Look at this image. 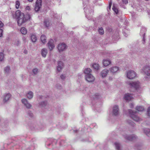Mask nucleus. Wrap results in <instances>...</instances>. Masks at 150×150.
Returning <instances> with one entry per match:
<instances>
[{"mask_svg": "<svg viewBox=\"0 0 150 150\" xmlns=\"http://www.w3.org/2000/svg\"><path fill=\"white\" fill-rule=\"evenodd\" d=\"M60 77L62 79H64L65 78V77L63 75H62L60 76Z\"/></svg>", "mask_w": 150, "mask_h": 150, "instance_id": "obj_42", "label": "nucleus"}, {"mask_svg": "<svg viewBox=\"0 0 150 150\" xmlns=\"http://www.w3.org/2000/svg\"><path fill=\"white\" fill-rule=\"evenodd\" d=\"M40 39L42 42L43 43H45L46 41V37L44 35H42L40 37Z\"/></svg>", "mask_w": 150, "mask_h": 150, "instance_id": "obj_18", "label": "nucleus"}, {"mask_svg": "<svg viewBox=\"0 0 150 150\" xmlns=\"http://www.w3.org/2000/svg\"><path fill=\"white\" fill-rule=\"evenodd\" d=\"M86 80L89 82L94 81L95 80V77L91 74H88L85 76Z\"/></svg>", "mask_w": 150, "mask_h": 150, "instance_id": "obj_6", "label": "nucleus"}, {"mask_svg": "<svg viewBox=\"0 0 150 150\" xmlns=\"http://www.w3.org/2000/svg\"><path fill=\"white\" fill-rule=\"evenodd\" d=\"M124 98L126 101H129L132 100L133 98V97L131 94L127 93L125 95Z\"/></svg>", "mask_w": 150, "mask_h": 150, "instance_id": "obj_9", "label": "nucleus"}, {"mask_svg": "<svg viewBox=\"0 0 150 150\" xmlns=\"http://www.w3.org/2000/svg\"><path fill=\"white\" fill-rule=\"evenodd\" d=\"M29 2H32L33 0H27Z\"/></svg>", "mask_w": 150, "mask_h": 150, "instance_id": "obj_47", "label": "nucleus"}, {"mask_svg": "<svg viewBox=\"0 0 150 150\" xmlns=\"http://www.w3.org/2000/svg\"><path fill=\"white\" fill-rule=\"evenodd\" d=\"M11 95L9 93H8L6 94L4 98V102H6L7 100H8L11 97Z\"/></svg>", "mask_w": 150, "mask_h": 150, "instance_id": "obj_20", "label": "nucleus"}, {"mask_svg": "<svg viewBox=\"0 0 150 150\" xmlns=\"http://www.w3.org/2000/svg\"><path fill=\"white\" fill-rule=\"evenodd\" d=\"M47 53V50L44 48L42 49L41 50V55L43 57H45L46 54Z\"/></svg>", "mask_w": 150, "mask_h": 150, "instance_id": "obj_16", "label": "nucleus"}, {"mask_svg": "<svg viewBox=\"0 0 150 150\" xmlns=\"http://www.w3.org/2000/svg\"><path fill=\"white\" fill-rule=\"evenodd\" d=\"M122 3L123 4H127L128 3V0H122Z\"/></svg>", "mask_w": 150, "mask_h": 150, "instance_id": "obj_36", "label": "nucleus"}, {"mask_svg": "<svg viewBox=\"0 0 150 150\" xmlns=\"http://www.w3.org/2000/svg\"><path fill=\"white\" fill-rule=\"evenodd\" d=\"M99 95H98V94H96L95 95V98H98V97H97V96H99Z\"/></svg>", "mask_w": 150, "mask_h": 150, "instance_id": "obj_43", "label": "nucleus"}, {"mask_svg": "<svg viewBox=\"0 0 150 150\" xmlns=\"http://www.w3.org/2000/svg\"><path fill=\"white\" fill-rule=\"evenodd\" d=\"M42 0H37L36 2V4L35 9L36 11L39 10L42 6Z\"/></svg>", "mask_w": 150, "mask_h": 150, "instance_id": "obj_4", "label": "nucleus"}, {"mask_svg": "<svg viewBox=\"0 0 150 150\" xmlns=\"http://www.w3.org/2000/svg\"><path fill=\"white\" fill-rule=\"evenodd\" d=\"M136 109L138 111H142L144 110V108L142 106H138L136 107Z\"/></svg>", "mask_w": 150, "mask_h": 150, "instance_id": "obj_22", "label": "nucleus"}, {"mask_svg": "<svg viewBox=\"0 0 150 150\" xmlns=\"http://www.w3.org/2000/svg\"><path fill=\"white\" fill-rule=\"evenodd\" d=\"M16 16L17 17V23L19 26H21L23 23H24L26 21L30 18L29 15H26L22 13H21L19 10L16 11L15 13Z\"/></svg>", "mask_w": 150, "mask_h": 150, "instance_id": "obj_1", "label": "nucleus"}, {"mask_svg": "<svg viewBox=\"0 0 150 150\" xmlns=\"http://www.w3.org/2000/svg\"><path fill=\"white\" fill-rule=\"evenodd\" d=\"M99 34L100 35H103L104 34V30L102 28H99L98 30Z\"/></svg>", "mask_w": 150, "mask_h": 150, "instance_id": "obj_30", "label": "nucleus"}, {"mask_svg": "<svg viewBox=\"0 0 150 150\" xmlns=\"http://www.w3.org/2000/svg\"><path fill=\"white\" fill-rule=\"evenodd\" d=\"M3 31V30L1 28H0V37L2 36Z\"/></svg>", "mask_w": 150, "mask_h": 150, "instance_id": "obj_38", "label": "nucleus"}, {"mask_svg": "<svg viewBox=\"0 0 150 150\" xmlns=\"http://www.w3.org/2000/svg\"><path fill=\"white\" fill-rule=\"evenodd\" d=\"M131 87L135 90H137L140 88L139 82L138 81L130 83H129Z\"/></svg>", "mask_w": 150, "mask_h": 150, "instance_id": "obj_3", "label": "nucleus"}, {"mask_svg": "<svg viewBox=\"0 0 150 150\" xmlns=\"http://www.w3.org/2000/svg\"><path fill=\"white\" fill-rule=\"evenodd\" d=\"M27 96L28 98L29 99H30L32 98L33 96V92H32V91L29 92L28 93Z\"/></svg>", "mask_w": 150, "mask_h": 150, "instance_id": "obj_26", "label": "nucleus"}, {"mask_svg": "<svg viewBox=\"0 0 150 150\" xmlns=\"http://www.w3.org/2000/svg\"><path fill=\"white\" fill-rule=\"evenodd\" d=\"M108 69H104L101 72V75L102 77L106 76L108 72Z\"/></svg>", "mask_w": 150, "mask_h": 150, "instance_id": "obj_14", "label": "nucleus"}, {"mask_svg": "<svg viewBox=\"0 0 150 150\" xmlns=\"http://www.w3.org/2000/svg\"><path fill=\"white\" fill-rule=\"evenodd\" d=\"M21 32L23 34H26L27 33V30L25 28L22 27L21 29Z\"/></svg>", "mask_w": 150, "mask_h": 150, "instance_id": "obj_23", "label": "nucleus"}, {"mask_svg": "<svg viewBox=\"0 0 150 150\" xmlns=\"http://www.w3.org/2000/svg\"><path fill=\"white\" fill-rule=\"evenodd\" d=\"M48 45L49 49L50 50H52L55 47L53 40H50L48 43Z\"/></svg>", "mask_w": 150, "mask_h": 150, "instance_id": "obj_10", "label": "nucleus"}, {"mask_svg": "<svg viewBox=\"0 0 150 150\" xmlns=\"http://www.w3.org/2000/svg\"><path fill=\"white\" fill-rule=\"evenodd\" d=\"M31 39L33 42H36L37 40V37L36 35L33 34H32L31 36Z\"/></svg>", "mask_w": 150, "mask_h": 150, "instance_id": "obj_21", "label": "nucleus"}, {"mask_svg": "<svg viewBox=\"0 0 150 150\" xmlns=\"http://www.w3.org/2000/svg\"><path fill=\"white\" fill-rule=\"evenodd\" d=\"M147 113L148 115L149 116H150V107L148 108Z\"/></svg>", "mask_w": 150, "mask_h": 150, "instance_id": "obj_37", "label": "nucleus"}, {"mask_svg": "<svg viewBox=\"0 0 150 150\" xmlns=\"http://www.w3.org/2000/svg\"><path fill=\"white\" fill-rule=\"evenodd\" d=\"M33 114L32 113H31L30 114V116L32 117V116Z\"/></svg>", "mask_w": 150, "mask_h": 150, "instance_id": "obj_48", "label": "nucleus"}, {"mask_svg": "<svg viewBox=\"0 0 150 150\" xmlns=\"http://www.w3.org/2000/svg\"><path fill=\"white\" fill-rule=\"evenodd\" d=\"M103 63L104 66H107L111 63V61L109 60H104Z\"/></svg>", "mask_w": 150, "mask_h": 150, "instance_id": "obj_17", "label": "nucleus"}, {"mask_svg": "<svg viewBox=\"0 0 150 150\" xmlns=\"http://www.w3.org/2000/svg\"><path fill=\"white\" fill-rule=\"evenodd\" d=\"M66 46L65 43H60L58 45V49L59 52L62 51L66 49Z\"/></svg>", "mask_w": 150, "mask_h": 150, "instance_id": "obj_7", "label": "nucleus"}, {"mask_svg": "<svg viewBox=\"0 0 150 150\" xmlns=\"http://www.w3.org/2000/svg\"><path fill=\"white\" fill-rule=\"evenodd\" d=\"M33 73L35 74H37L38 71V69L37 68H35L33 69Z\"/></svg>", "mask_w": 150, "mask_h": 150, "instance_id": "obj_35", "label": "nucleus"}, {"mask_svg": "<svg viewBox=\"0 0 150 150\" xmlns=\"http://www.w3.org/2000/svg\"><path fill=\"white\" fill-rule=\"evenodd\" d=\"M91 70L90 68H87L85 69L84 72L85 74H86V75H88V74H90V73L91 72Z\"/></svg>", "mask_w": 150, "mask_h": 150, "instance_id": "obj_24", "label": "nucleus"}, {"mask_svg": "<svg viewBox=\"0 0 150 150\" xmlns=\"http://www.w3.org/2000/svg\"><path fill=\"white\" fill-rule=\"evenodd\" d=\"M130 107L131 108H132L133 107V105L132 104H131L130 105Z\"/></svg>", "mask_w": 150, "mask_h": 150, "instance_id": "obj_45", "label": "nucleus"}, {"mask_svg": "<svg viewBox=\"0 0 150 150\" xmlns=\"http://www.w3.org/2000/svg\"><path fill=\"white\" fill-rule=\"evenodd\" d=\"M129 113L131 117L135 121L139 122L141 120V119L135 115L136 112H134L132 110H129Z\"/></svg>", "mask_w": 150, "mask_h": 150, "instance_id": "obj_2", "label": "nucleus"}, {"mask_svg": "<svg viewBox=\"0 0 150 150\" xmlns=\"http://www.w3.org/2000/svg\"><path fill=\"white\" fill-rule=\"evenodd\" d=\"M25 9L27 10H30L31 9L30 7L29 6H27L25 8Z\"/></svg>", "mask_w": 150, "mask_h": 150, "instance_id": "obj_39", "label": "nucleus"}, {"mask_svg": "<svg viewBox=\"0 0 150 150\" xmlns=\"http://www.w3.org/2000/svg\"><path fill=\"white\" fill-rule=\"evenodd\" d=\"M4 55L3 53H0V61H2L3 59Z\"/></svg>", "mask_w": 150, "mask_h": 150, "instance_id": "obj_34", "label": "nucleus"}, {"mask_svg": "<svg viewBox=\"0 0 150 150\" xmlns=\"http://www.w3.org/2000/svg\"><path fill=\"white\" fill-rule=\"evenodd\" d=\"M119 108L118 106L115 105L113 108V113L115 115H117L119 113Z\"/></svg>", "mask_w": 150, "mask_h": 150, "instance_id": "obj_12", "label": "nucleus"}, {"mask_svg": "<svg viewBox=\"0 0 150 150\" xmlns=\"http://www.w3.org/2000/svg\"><path fill=\"white\" fill-rule=\"evenodd\" d=\"M111 5H112L110 3L109 5V9H110V8L111 6Z\"/></svg>", "mask_w": 150, "mask_h": 150, "instance_id": "obj_44", "label": "nucleus"}, {"mask_svg": "<svg viewBox=\"0 0 150 150\" xmlns=\"http://www.w3.org/2000/svg\"><path fill=\"white\" fill-rule=\"evenodd\" d=\"M22 102L28 108H30L32 106L31 105L30 103H28L27 100L25 99H22Z\"/></svg>", "mask_w": 150, "mask_h": 150, "instance_id": "obj_11", "label": "nucleus"}, {"mask_svg": "<svg viewBox=\"0 0 150 150\" xmlns=\"http://www.w3.org/2000/svg\"><path fill=\"white\" fill-rule=\"evenodd\" d=\"M10 68L8 67H7L5 69V71L6 73H8L10 71Z\"/></svg>", "mask_w": 150, "mask_h": 150, "instance_id": "obj_33", "label": "nucleus"}, {"mask_svg": "<svg viewBox=\"0 0 150 150\" xmlns=\"http://www.w3.org/2000/svg\"><path fill=\"white\" fill-rule=\"evenodd\" d=\"M126 138L129 140L132 141L136 139L135 136L132 135H130L128 137H126Z\"/></svg>", "mask_w": 150, "mask_h": 150, "instance_id": "obj_19", "label": "nucleus"}, {"mask_svg": "<svg viewBox=\"0 0 150 150\" xmlns=\"http://www.w3.org/2000/svg\"><path fill=\"white\" fill-rule=\"evenodd\" d=\"M145 74L148 76H150V67L146 66L144 67L143 69Z\"/></svg>", "mask_w": 150, "mask_h": 150, "instance_id": "obj_8", "label": "nucleus"}, {"mask_svg": "<svg viewBox=\"0 0 150 150\" xmlns=\"http://www.w3.org/2000/svg\"><path fill=\"white\" fill-rule=\"evenodd\" d=\"M136 76V73L133 71H129L127 73V77L129 79H133Z\"/></svg>", "mask_w": 150, "mask_h": 150, "instance_id": "obj_5", "label": "nucleus"}, {"mask_svg": "<svg viewBox=\"0 0 150 150\" xmlns=\"http://www.w3.org/2000/svg\"><path fill=\"white\" fill-rule=\"evenodd\" d=\"M144 132L146 135H148V134H149L150 133V129L148 128L144 130Z\"/></svg>", "mask_w": 150, "mask_h": 150, "instance_id": "obj_31", "label": "nucleus"}, {"mask_svg": "<svg viewBox=\"0 0 150 150\" xmlns=\"http://www.w3.org/2000/svg\"><path fill=\"white\" fill-rule=\"evenodd\" d=\"M118 68L116 67H112L110 69V72L113 73L117 71L118 70Z\"/></svg>", "mask_w": 150, "mask_h": 150, "instance_id": "obj_15", "label": "nucleus"}, {"mask_svg": "<svg viewBox=\"0 0 150 150\" xmlns=\"http://www.w3.org/2000/svg\"><path fill=\"white\" fill-rule=\"evenodd\" d=\"M115 146L117 150H119L120 149V144L117 143H115Z\"/></svg>", "mask_w": 150, "mask_h": 150, "instance_id": "obj_32", "label": "nucleus"}, {"mask_svg": "<svg viewBox=\"0 0 150 150\" xmlns=\"http://www.w3.org/2000/svg\"><path fill=\"white\" fill-rule=\"evenodd\" d=\"M4 25V23L2 22L1 21H0V28L2 27Z\"/></svg>", "mask_w": 150, "mask_h": 150, "instance_id": "obj_40", "label": "nucleus"}, {"mask_svg": "<svg viewBox=\"0 0 150 150\" xmlns=\"http://www.w3.org/2000/svg\"><path fill=\"white\" fill-rule=\"evenodd\" d=\"M92 66L93 68L96 70H98L99 69V66L98 64L94 63Z\"/></svg>", "mask_w": 150, "mask_h": 150, "instance_id": "obj_27", "label": "nucleus"}, {"mask_svg": "<svg viewBox=\"0 0 150 150\" xmlns=\"http://www.w3.org/2000/svg\"><path fill=\"white\" fill-rule=\"evenodd\" d=\"M15 7L17 9H18L20 5V2L18 0H17L15 3Z\"/></svg>", "mask_w": 150, "mask_h": 150, "instance_id": "obj_29", "label": "nucleus"}, {"mask_svg": "<svg viewBox=\"0 0 150 150\" xmlns=\"http://www.w3.org/2000/svg\"><path fill=\"white\" fill-rule=\"evenodd\" d=\"M24 53L25 54H27V50H25L24 51Z\"/></svg>", "mask_w": 150, "mask_h": 150, "instance_id": "obj_46", "label": "nucleus"}, {"mask_svg": "<svg viewBox=\"0 0 150 150\" xmlns=\"http://www.w3.org/2000/svg\"><path fill=\"white\" fill-rule=\"evenodd\" d=\"M112 9L116 14H117L118 12V10L117 8L114 5L112 6Z\"/></svg>", "mask_w": 150, "mask_h": 150, "instance_id": "obj_28", "label": "nucleus"}, {"mask_svg": "<svg viewBox=\"0 0 150 150\" xmlns=\"http://www.w3.org/2000/svg\"><path fill=\"white\" fill-rule=\"evenodd\" d=\"M130 121V122H129V124L134 126V123L132 122V121Z\"/></svg>", "mask_w": 150, "mask_h": 150, "instance_id": "obj_41", "label": "nucleus"}, {"mask_svg": "<svg viewBox=\"0 0 150 150\" xmlns=\"http://www.w3.org/2000/svg\"><path fill=\"white\" fill-rule=\"evenodd\" d=\"M58 66L57 67V70L59 71H60L62 69V67L63 66V64L62 62L60 61L58 62Z\"/></svg>", "mask_w": 150, "mask_h": 150, "instance_id": "obj_13", "label": "nucleus"}, {"mask_svg": "<svg viewBox=\"0 0 150 150\" xmlns=\"http://www.w3.org/2000/svg\"><path fill=\"white\" fill-rule=\"evenodd\" d=\"M50 23L48 20H45L44 22V25L47 27H48L50 25Z\"/></svg>", "mask_w": 150, "mask_h": 150, "instance_id": "obj_25", "label": "nucleus"}]
</instances>
